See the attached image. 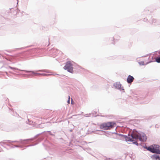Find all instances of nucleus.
I'll return each instance as SVG.
<instances>
[{
  "label": "nucleus",
  "instance_id": "obj_3",
  "mask_svg": "<svg viewBox=\"0 0 160 160\" xmlns=\"http://www.w3.org/2000/svg\"><path fill=\"white\" fill-rule=\"evenodd\" d=\"M47 132H49V134L50 135L52 136H53L55 138H57L58 139L63 140V138L61 136H55V133H56V132H51V131H44L40 133H39V134H37V135H36V136H34V138H36L38 136L43 133V135H42L40 137H39L37 140V142L36 143H35L34 144H32L29 145H28V146H27V147H28L32 146H35V145L37 144L39 142H41V141H42V140H43L44 139V137L43 136L44 135L47 136V135L46 134V133Z\"/></svg>",
  "mask_w": 160,
  "mask_h": 160
},
{
  "label": "nucleus",
  "instance_id": "obj_7",
  "mask_svg": "<svg viewBox=\"0 0 160 160\" xmlns=\"http://www.w3.org/2000/svg\"><path fill=\"white\" fill-rule=\"evenodd\" d=\"M40 52V50L37 49H33L31 50L30 51L28 52L25 53H24L25 54H29L30 55V56L33 57H39L40 55L38 54Z\"/></svg>",
  "mask_w": 160,
  "mask_h": 160
},
{
  "label": "nucleus",
  "instance_id": "obj_35",
  "mask_svg": "<svg viewBox=\"0 0 160 160\" xmlns=\"http://www.w3.org/2000/svg\"><path fill=\"white\" fill-rule=\"evenodd\" d=\"M114 41L113 42H112V44H113L114 45Z\"/></svg>",
  "mask_w": 160,
  "mask_h": 160
},
{
  "label": "nucleus",
  "instance_id": "obj_19",
  "mask_svg": "<svg viewBox=\"0 0 160 160\" xmlns=\"http://www.w3.org/2000/svg\"><path fill=\"white\" fill-rule=\"evenodd\" d=\"M44 126H45L44 124L42 123V124H39L38 125V127L39 128H44Z\"/></svg>",
  "mask_w": 160,
  "mask_h": 160
},
{
  "label": "nucleus",
  "instance_id": "obj_9",
  "mask_svg": "<svg viewBox=\"0 0 160 160\" xmlns=\"http://www.w3.org/2000/svg\"><path fill=\"white\" fill-rule=\"evenodd\" d=\"M122 85L120 84L119 82H117L113 84V86L115 88L119 90L120 91L122 90L123 92H124V89L123 87H121Z\"/></svg>",
  "mask_w": 160,
  "mask_h": 160
},
{
  "label": "nucleus",
  "instance_id": "obj_28",
  "mask_svg": "<svg viewBox=\"0 0 160 160\" xmlns=\"http://www.w3.org/2000/svg\"><path fill=\"white\" fill-rule=\"evenodd\" d=\"M111 40L112 41H114V37L112 38H110Z\"/></svg>",
  "mask_w": 160,
  "mask_h": 160
},
{
  "label": "nucleus",
  "instance_id": "obj_37",
  "mask_svg": "<svg viewBox=\"0 0 160 160\" xmlns=\"http://www.w3.org/2000/svg\"><path fill=\"white\" fill-rule=\"evenodd\" d=\"M6 73L7 75H8V73L7 72H6Z\"/></svg>",
  "mask_w": 160,
  "mask_h": 160
},
{
  "label": "nucleus",
  "instance_id": "obj_13",
  "mask_svg": "<svg viewBox=\"0 0 160 160\" xmlns=\"http://www.w3.org/2000/svg\"><path fill=\"white\" fill-rule=\"evenodd\" d=\"M158 154H154L151 155L150 157L153 160H160V156Z\"/></svg>",
  "mask_w": 160,
  "mask_h": 160
},
{
  "label": "nucleus",
  "instance_id": "obj_1",
  "mask_svg": "<svg viewBox=\"0 0 160 160\" xmlns=\"http://www.w3.org/2000/svg\"><path fill=\"white\" fill-rule=\"evenodd\" d=\"M118 136L120 137L121 139H125L126 142H132L133 144L137 146H138V139L142 142H146L147 139V137L144 133L135 129H133L130 134L128 133V136L120 133L119 134Z\"/></svg>",
  "mask_w": 160,
  "mask_h": 160
},
{
  "label": "nucleus",
  "instance_id": "obj_6",
  "mask_svg": "<svg viewBox=\"0 0 160 160\" xmlns=\"http://www.w3.org/2000/svg\"><path fill=\"white\" fill-rule=\"evenodd\" d=\"M24 72H26L28 73V75L26 74H24V75H27L28 77L31 76H32V75H34L35 76H38V75H42L43 76H48L50 75H51L52 74H46L44 73H38L35 72V71H27L23 70H22Z\"/></svg>",
  "mask_w": 160,
  "mask_h": 160
},
{
  "label": "nucleus",
  "instance_id": "obj_43",
  "mask_svg": "<svg viewBox=\"0 0 160 160\" xmlns=\"http://www.w3.org/2000/svg\"><path fill=\"white\" fill-rule=\"evenodd\" d=\"M94 112V113H95V114H96V113H97V112Z\"/></svg>",
  "mask_w": 160,
  "mask_h": 160
},
{
  "label": "nucleus",
  "instance_id": "obj_29",
  "mask_svg": "<svg viewBox=\"0 0 160 160\" xmlns=\"http://www.w3.org/2000/svg\"><path fill=\"white\" fill-rule=\"evenodd\" d=\"M97 131H99L98 130H96ZM99 131H101V132H106L105 131H103V130H99Z\"/></svg>",
  "mask_w": 160,
  "mask_h": 160
},
{
  "label": "nucleus",
  "instance_id": "obj_40",
  "mask_svg": "<svg viewBox=\"0 0 160 160\" xmlns=\"http://www.w3.org/2000/svg\"><path fill=\"white\" fill-rule=\"evenodd\" d=\"M72 101H71V104H72Z\"/></svg>",
  "mask_w": 160,
  "mask_h": 160
},
{
  "label": "nucleus",
  "instance_id": "obj_24",
  "mask_svg": "<svg viewBox=\"0 0 160 160\" xmlns=\"http://www.w3.org/2000/svg\"><path fill=\"white\" fill-rule=\"evenodd\" d=\"M119 133H118L117 132H112V134H115L117 135H118V134H119Z\"/></svg>",
  "mask_w": 160,
  "mask_h": 160
},
{
  "label": "nucleus",
  "instance_id": "obj_27",
  "mask_svg": "<svg viewBox=\"0 0 160 160\" xmlns=\"http://www.w3.org/2000/svg\"><path fill=\"white\" fill-rule=\"evenodd\" d=\"M143 21L144 22H146L147 21H148V19L147 18H144L143 19Z\"/></svg>",
  "mask_w": 160,
  "mask_h": 160
},
{
  "label": "nucleus",
  "instance_id": "obj_23",
  "mask_svg": "<svg viewBox=\"0 0 160 160\" xmlns=\"http://www.w3.org/2000/svg\"><path fill=\"white\" fill-rule=\"evenodd\" d=\"M105 160H112V159L110 158H106V159H105Z\"/></svg>",
  "mask_w": 160,
  "mask_h": 160
},
{
  "label": "nucleus",
  "instance_id": "obj_33",
  "mask_svg": "<svg viewBox=\"0 0 160 160\" xmlns=\"http://www.w3.org/2000/svg\"><path fill=\"white\" fill-rule=\"evenodd\" d=\"M159 52V51H155V52H154L155 54H156V53H156V52Z\"/></svg>",
  "mask_w": 160,
  "mask_h": 160
},
{
  "label": "nucleus",
  "instance_id": "obj_44",
  "mask_svg": "<svg viewBox=\"0 0 160 160\" xmlns=\"http://www.w3.org/2000/svg\"><path fill=\"white\" fill-rule=\"evenodd\" d=\"M27 58H29V59H30V58H29V57H27Z\"/></svg>",
  "mask_w": 160,
  "mask_h": 160
},
{
  "label": "nucleus",
  "instance_id": "obj_47",
  "mask_svg": "<svg viewBox=\"0 0 160 160\" xmlns=\"http://www.w3.org/2000/svg\"><path fill=\"white\" fill-rule=\"evenodd\" d=\"M149 58H150V57H149L148 59H149Z\"/></svg>",
  "mask_w": 160,
  "mask_h": 160
},
{
  "label": "nucleus",
  "instance_id": "obj_11",
  "mask_svg": "<svg viewBox=\"0 0 160 160\" xmlns=\"http://www.w3.org/2000/svg\"><path fill=\"white\" fill-rule=\"evenodd\" d=\"M134 79V78L133 76L129 75L127 79V82L128 84H131L132 82H133Z\"/></svg>",
  "mask_w": 160,
  "mask_h": 160
},
{
  "label": "nucleus",
  "instance_id": "obj_8",
  "mask_svg": "<svg viewBox=\"0 0 160 160\" xmlns=\"http://www.w3.org/2000/svg\"><path fill=\"white\" fill-rule=\"evenodd\" d=\"M72 66L73 65L71 62L68 61L66 62L63 68L65 70H67L68 72L73 73V71Z\"/></svg>",
  "mask_w": 160,
  "mask_h": 160
},
{
  "label": "nucleus",
  "instance_id": "obj_5",
  "mask_svg": "<svg viewBox=\"0 0 160 160\" xmlns=\"http://www.w3.org/2000/svg\"><path fill=\"white\" fill-rule=\"evenodd\" d=\"M148 149L151 152L160 154V146L158 144H153L150 145Z\"/></svg>",
  "mask_w": 160,
  "mask_h": 160
},
{
  "label": "nucleus",
  "instance_id": "obj_25",
  "mask_svg": "<svg viewBox=\"0 0 160 160\" xmlns=\"http://www.w3.org/2000/svg\"><path fill=\"white\" fill-rule=\"evenodd\" d=\"M91 114V113H90L89 115H88V114H86L85 115V116L86 117H89V116H90V115Z\"/></svg>",
  "mask_w": 160,
  "mask_h": 160
},
{
  "label": "nucleus",
  "instance_id": "obj_46",
  "mask_svg": "<svg viewBox=\"0 0 160 160\" xmlns=\"http://www.w3.org/2000/svg\"><path fill=\"white\" fill-rule=\"evenodd\" d=\"M157 126V125H156V126H155L156 127H157V126Z\"/></svg>",
  "mask_w": 160,
  "mask_h": 160
},
{
  "label": "nucleus",
  "instance_id": "obj_31",
  "mask_svg": "<svg viewBox=\"0 0 160 160\" xmlns=\"http://www.w3.org/2000/svg\"><path fill=\"white\" fill-rule=\"evenodd\" d=\"M9 72L10 73H13V72H12L11 71H9Z\"/></svg>",
  "mask_w": 160,
  "mask_h": 160
},
{
  "label": "nucleus",
  "instance_id": "obj_32",
  "mask_svg": "<svg viewBox=\"0 0 160 160\" xmlns=\"http://www.w3.org/2000/svg\"><path fill=\"white\" fill-rule=\"evenodd\" d=\"M69 131L70 132H72V129H70V130H69Z\"/></svg>",
  "mask_w": 160,
  "mask_h": 160
},
{
  "label": "nucleus",
  "instance_id": "obj_15",
  "mask_svg": "<svg viewBox=\"0 0 160 160\" xmlns=\"http://www.w3.org/2000/svg\"><path fill=\"white\" fill-rule=\"evenodd\" d=\"M45 42H43L42 44V45L43 46H47V47L50 44L49 42V39L48 38V40H46V41H45Z\"/></svg>",
  "mask_w": 160,
  "mask_h": 160
},
{
  "label": "nucleus",
  "instance_id": "obj_26",
  "mask_svg": "<svg viewBox=\"0 0 160 160\" xmlns=\"http://www.w3.org/2000/svg\"><path fill=\"white\" fill-rule=\"evenodd\" d=\"M155 58H154L153 56H152L151 58V59H152V60L151 61H153L154 60H155Z\"/></svg>",
  "mask_w": 160,
  "mask_h": 160
},
{
  "label": "nucleus",
  "instance_id": "obj_17",
  "mask_svg": "<svg viewBox=\"0 0 160 160\" xmlns=\"http://www.w3.org/2000/svg\"><path fill=\"white\" fill-rule=\"evenodd\" d=\"M8 68H10L13 71H15L16 72H17L15 71L16 70H19V71H21V70L20 69H18V68H17L12 67H11L10 66H9L8 67Z\"/></svg>",
  "mask_w": 160,
  "mask_h": 160
},
{
  "label": "nucleus",
  "instance_id": "obj_10",
  "mask_svg": "<svg viewBox=\"0 0 160 160\" xmlns=\"http://www.w3.org/2000/svg\"><path fill=\"white\" fill-rule=\"evenodd\" d=\"M58 50L55 48H52L49 51V53L51 57H54L57 53Z\"/></svg>",
  "mask_w": 160,
  "mask_h": 160
},
{
  "label": "nucleus",
  "instance_id": "obj_20",
  "mask_svg": "<svg viewBox=\"0 0 160 160\" xmlns=\"http://www.w3.org/2000/svg\"><path fill=\"white\" fill-rule=\"evenodd\" d=\"M50 74H52L51 75H58L62 77H64V75H59L58 74H55V73H51Z\"/></svg>",
  "mask_w": 160,
  "mask_h": 160
},
{
  "label": "nucleus",
  "instance_id": "obj_41",
  "mask_svg": "<svg viewBox=\"0 0 160 160\" xmlns=\"http://www.w3.org/2000/svg\"><path fill=\"white\" fill-rule=\"evenodd\" d=\"M108 132L111 133L112 132Z\"/></svg>",
  "mask_w": 160,
  "mask_h": 160
},
{
  "label": "nucleus",
  "instance_id": "obj_34",
  "mask_svg": "<svg viewBox=\"0 0 160 160\" xmlns=\"http://www.w3.org/2000/svg\"><path fill=\"white\" fill-rule=\"evenodd\" d=\"M5 51H7L8 52H10V51H8V50H5Z\"/></svg>",
  "mask_w": 160,
  "mask_h": 160
},
{
  "label": "nucleus",
  "instance_id": "obj_22",
  "mask_svg": "<svg viewBox=\"0 0 160 160\" xmlns=\"http://www.w3.org/2000/svg\"><path fill=\"white\" fill-rule=\"evenodd\" d=\"M70 97L69 96H68V100L67 101V102L68 104H69L70 103Z\"/></svg>",
  "mask_w": 160,
  "mask_h": 160
},
{
  "label": "nucleus",
  "instance_id": "obj_48",
  "mask_svg": "<svg viewBox=\"0 0 160 160\" xmlns=\"http://www.w3.org/2000/svg\"><path fill=\"white\" fill-rule=\"evenodd\" d=\"M93 115L94 114V113H92Z\"/></svg>",
  "mask_w": 160,
  "mask_h": 160
},
{
  "label": "nucleus",
  "instance_id": "obj_21",
  "mask_svg": "<svg viewBox=\"0 0 160 160\" xmlns=\"http://www.w3.org/2000/svg\"><path fill=\"white\" fill-rule=\"evenodd\" d=\"M139 64L140 65H145L144 62L143 61H141L139 62Z\"/></svg>",
  "mask_w": 160,
  "mask_h": 160
},
{
  "label": "nucleus",
  "instance_id": "obj_12",
  "mask_svg": "<svg viewBox=\"0 0 160 160\" xmlns=\"http://www.w3.org/2000/svg\"><path fill=\"white\" fill-rule=\"evenodd\" d=\"M151 24H154L155 25L160 24V21L155 19H152L151 20L149 21Z\"/></svg>",
  "mask_w": 160,
  "mask_h": 160
},
{
  "label": "nucleus",
  "instance_id": "obj_2",
  "mask_svg": "<svg viewBox=\"0 0 160 160\" xmlns=\"http://www.w3.org/2000/svg\"><path fill=\"white\" fill-rule=\"evenodd\" d=\"M33 138L28 139L24 140L20 139L19 141H11V140H4L0 142V145L4 148L9 149L15 148H23L25 147V148L27 147V146H24L23 145H14L12 144L13 142H17L19 144L23 145L26 144L29 142H31L33 140Z\"/></svg>",
  "mask_w": 160,
  "mask_h": 160
},
{
  "label": "nucleus",
  "instance_id": "obj_42",
  "mask_svg": "<svg viewBox=\"0 0 160 160\" xmlns=\"http://www.w3.org/2000/svg\"><path fill=\"white\" fill-rule=\"evenodd\" d=\"M158 53H160V51H159Z\"/></svg>",
  "mask_w": 160,
  "mask_h": 160
},
{
  "label": "nucleus",
  "instance_id": "obj_39",
  "mask_svg": "<svg viewBox=\"0 0 160 160\" xmlns=\"http://www.w3.org/2000/svg\"><path fill=\"white\" fill-rule=\"evenodd\" d=\"M148 55H147L144 56L143 57H146V56H148Z\"/></svg>",
  "mask_w": 160,
  "mask_h": 160
},
{
  "label": "nucleus",
  "instance_id": "obj_18",
  "mask_svg": "<svg viewBox=\"0 0 160 160\" xmlns=\"http://www.w3.org/2000/svg\"><path fill=\"white\" fill-rule=\"evenodd\" d=\"M142 147L146 149H147V150L149 151V150L148 149V148H150V145L149 146H148L147 147L146 145L145 144H144V145H143L142 146Z\"/></svg>",
  "mask_w": 160,
  "mask_h": 160
},
{
  "label": "nucleus",
  "instance_id": "obj_36",
  "mask_svg": "<svg viewBox=\"0 0 160 160\" xmlns=\"http://www.w3.org/2000/svg\"><path fill=\"white\" fill-rule=\"evenodd\" d=\"M4 53L6 55H8L6 53H5V52H4Z\"/></svg>",
  "mask_w": 160,
  "mask_h": 160
},
{
  "label": "nucleus",
  "instance_id": "obj_16",
  "mask_svg": "<svg viewBox=\"0 0 160 160\" xmlns=\"http://www.w3.org/2000/svg\"><path fill=\"white\" fill-rule=\"evenodd\" d=\"M36 72H43L46 73H50V72L48 70L46 69H42L40 70L35 71Z\"/></svg>",
  "mask_w": 160,
  "mask_h": 160
},
{
  "label": "nucleus",
  "instance_id": "obj_14",
  "mask_svg": "<svg viewBox=\"0 0 160 160\" xmlns=\"http://www.w3.org/2000/svg\"><path fill=\"white\" fill-rule=\"evenodd\" d=\"M155 62L158 63H160V56L159 57H156L155 60H154L153 61H150L149 62H146L145 64H147L151 62Z\"/></svg>",
  "mask_w": 160,
  "mask_h": 160
},
{
  "label": "nucleus",
  "instance_id": "obj_4",
  "mask_svg": "<svg viewBox=\"0 0 160 160\" xmlns=\"http://www.w3.org/2000/svg\"><path fill=\"white\" fill-rule=\"evenodd\" d=\"M116 125V124L114 122H108L101 124L100 126V128L104 130H110L114 128Z\"/></svg>",
  "mask_w": 160,
  "mask_h": 160
},
{
  "label": "nucleus",
  "instance_id": "obj_30",
  "mask_svg": "<svg viewBox=\"0 0 160 160\" xmlns=\"http://www.w3.org/2000/svg\"><path fill=\"white\" fill-rule=\"evenodd\" d=\"M138 145H140V146H142V143H139V144H138Z\"/></svg>",
  "mask_w": 160,
  "mask_h": 160
},
{
  "label": "nucleus",
  "instance_id": "obj_45",
  "mask_svg": "<svg viewBox=\"0 0 160 160\" xmlns=\"http://www.w3.org/2000/svg\"><path fill=\"white\" fill-rule=\"evenodd\" d=\"M157 126V125H156V126H155L156 127H157V126Z\"/></svg>",
  "mask_w": 160,
  "mask_h": 160
},
{
  "label": "nucleus",
  "instance_id": "obj_38",
  "mask_svg": "<svg viewBox=\"0 0 160 160\" xmlns=\"http://www.w3.org/2000/svg\"><path fill=\"white\" fill-rule=\"evenodd\" d=\"M51 123V122H46V123Z\"/></svg>",
  "mask_w": 160,
  "mask_h": 160
}]
</instances>
